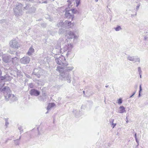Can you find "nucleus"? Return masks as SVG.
<instances>
[{
	"label": "nucleus",
	"mask_w": 148,
	"mask_h": 148,
	"mask_svg": "<svg viewBox=\"0 0 148 148\" xmlns=\"http://www.w3.org/2000/svg\"><path fill=\"white\" fill-rule=\"evenodd\" d=\"M64 68L63 67L58 66L57 67L56 70L58 71L60 73V75L63 78V79L66 80L69 83L71 81V75L69 74L68 72H65L63 70H61L63 69Z\"/></svg>",
	"instance_id": "obj_1"
},
{
	"label": "nucleus",
	"mask_w": 148,
	"mask_h": 148,
	"mask_svg": "<svg viewBox=\"0 0 148 148\" xmlns=\"http://www.w3.org/2000/svg\"><path fill=\"white\" fill-rule=\"evenodd\" d=\"M2 91L4 93V95L5 97V100L7 101L9 100L10 98L12 96L11 99L13 101L16 100V98L13 95L10 94V90L9 87H5L2 90Z\"/></svg>",
	"instance_id": "obj_2"
},
{
	"label": "nucleus",
	"mask_w": 148,
	"mask_h": 148,
	"mask_svg": "<svg viewBox=\"0 0 148 148\" xmlns=\"http://www.w3.org/2000/svg\"><path fill=\"white\" fill-rule=\"evenodd\" d=\"M23 6V5L21 3H18L16 5V7L13 9L14 14L16 16H18L22 14Z\"/></svg>",
	"instance_id": "obj_3"
},
{
	"label": "nucleus",
	"mask_w": 148,
	"mask_h": 148,
	"mask_svg": "<svg viewBox=\"0 0 148 148\" xmlns=\"http://www.w3.org/2000/svg\"><path fill=\"white\" fill-rule=\"evenodd\" d=\"M64 47L62 49H60V51L61 53L65 52V51L68 50L67 53L66 54V56H68L70 53L71 51L73 48V46L71 43H69L67 45H65L64 46Z\"/></svg>",
	"instance_id": "obj_4"
},
{
	"label": "nucleus",
	"mask_w": 148,
	"mask_h": 148,
	"mask_svg": "<svg viewBox=\"0 0 148 148\" xmlns=\"http://www.w3.org/2000/svg\"><path fill=\"white\" fill-rule=\"evenodd\" d=\"M65 60V57L62 55H61L59 58H56L55 59V61L56 63L61 65H62V66H63L64 65H65L66 66L68 65V64L67 63H64V62Z\"/></svg>",
	"instance_id": "obj_5"
},
{
	"label": "nucleus",
	"mask_w": 148,
	"mask_h": 148,
	"mask_svg": "<svg viewBox=\"0 0 148 148\" xmlns=\"http://www.w3.org/2000/svg\"><path fill=\"white\" fill-rule=\"evenodd\" d=\"M9 44L11 48L16 49H18L20 45L19 42L16 39L11 40Z\"/></svg>",
	"instance_id": "obj_6"
},
{
	"label": "nucleus",
	"mask_w": 148,
	"mask_h": 148,
	"mask_svg": "<svg viewBox=\"0 0 148 148\" xmlns=\"http://www.w3.org/2000/svg\"><path fill=\"white\" fill-rule=\"evenodd\" d=\"M68 38L70 39L73 38L74 41L77 40L78 38V36L75 35L74 33L71 31H69L66 35Z\"/></svg>",
	"instance_id": "obj_7"
},
{
	"label": "nucleus",
	"mask_w": 148,
	"mask_h": 148,
	"mask_svg": "<svg viewBox=\"0 0 148 148\" xmlns=\"http://www.w3.org/2000/svg\"><path fill=\"white\" fill-rule=\"evenodd\" d=\"M65 15L66 18L68 19H72L73 18V15L70 12L72 13H75V12L74 10H65Z\"/></svg>",
	"instance_id": "obj_8"
},
{
	"label": "nucleus",
	"mask_w": 148,
	"mask_h": 148,
	"mask_svg": "<svg viewBox=\"0 0 148 148\" xmlns=\"http://www.w3.org/2000/svg\"><path fill=\"white\" fill-rule=\"evenodd\" d=\"M30 60V58L29 57L25 56L20 59V62L22 64H27L29 63Z\"/></svg>",
	"instance_id": "obj_9"
},
{
	"label": "nucleus",
	"mask_w": 148,
	"mask_h": 148,
	"mask_svg": "<svg viewBox=\"0 0 148 148\" xmlns=\"http://www.w3.org/2000/svg\"><path fill=\"white\" fill-rule=\"evenodd\" d=\"M2 60L5 62L7 63L11 61V57L10 56L6 54H4L2 55Z\"/></svg>",
	"instance_id": "obj_10"
},
{
	"label": "nucleus",
	"mask_w": 148,
	"mask_h": 148,
	"mask_svg": "<svg viewBox=\"0 0 148 148\" xmlns=\"http://www.w3.org/2000/svg\"><path fill=\"white\" fill-rule=\"evenodd\" d=\"M64 27L65 28H69L72 27L73 24H72L71 22L67 20L65 21L64 22Z\"/></svg>",
	"instance_id": "obj_11"
},
{
	"label": "nucleus",
	"mask_w": 148,
	"mask_h": 148,
	"mask_svg": "<svg viewBox=\"0 0 148 148\" xmlns=\"http://www.w3.org/2000/svg\"><path fill=\"white\" fill-rule=\"evenodd\" d=\"M127 59L130 61L134 62H140V59L139 58L135 59L134 56H128L127 57Z\"/></svg>",
	"instance_id": "obj_12"
},
{
	"label": "nucleus",
	"mask_w": 148,
	"mask_h": 148,
	"mask_svg": "<svg viewBox=\"0 0 148 148\" xmlns=\"http://www.w3.org/2000/svg\"><path fill=\"white\" fill-rule=\"evenodd\" d=\"M30 94L31 95H34L37 96L39 95L40 92L38 90L33 89H31L30 92Z\"/></svg>",
	"instance_id": "obj_13"
},
{
	"label": "nucleus",
	"mask_w": 148,
	"mask_h": 148,
	"mask_svg": "<svg viewBox=\"0 0 148 148\" xmlns=\"http://www.w3.org/2000/svg\"><path fill=\"white\" fill-rule=\"evenodd\" d=\"M64 39L62 38H60L58 40V46L56 47V49H59L60 48V45L64 44Z\"/></svg>",
	"instance_id": "obj_14"
},
{
	"label": "nucleus",
	"mask_w": 148,
	"mask_h": 148,
	"mask_svg": "<svg viewBox=\"0 0 148 148\" xmlns=\"http://www.w3.org/2000/svg\"><path fill=\"white\" fill-rule=\"evenodd\" d=\"M119 109L120 110L118 112L119 113H123L126 112L125 108L123 106H120L119 108Z\"/></svg>",
	"instance_id": "obj_15"
},
{
	"label": "nucleus",
	"mask_w": 148,
	"mask_h": 148,
	"mask_svg": "<svg viewBox=\"0 0 148 148\" xmlns=\"http://www.w3.org/2000/svg\"><path fill=\"white\" fill-rule=\"evenodd\" d=\"M34 52V49L32 47H30L27 53V54L29 56H31Z\"/></svg>",
	"instance_id": "obj_16"
},
{
	"label": "nucleus",
	"mask_w": 148,
	"mask_h": 148,
	"mask_svg": "<svg viewBox=\"0 0 148 148\" xmlns=\"http://www.w3.org/2000/svg\"><path fill=\"white\" fill-rule=\"evenodd\" d=\"M55 105V104L54 103H49L47 107V110H50Z\"/></svg>",
	"instance_id": "obj_17"
},
{
	"label": "nucleus",
	"mask_w": 148,
	"mask_h": 148,
	"mask_svg": "<svg viewBox=\"0 0 148 148\" xmlns=\"http://www.w3.org/2000/svg\"><path fill=\"white\" fill-rule=\"evenodd\" d=\"M65 66H66L65 65H64L63 66H61V67H63L64 69H64H66V70H67V71H71L73 68V67L72 66H67V67H65ZM62 70V69H61V70Z\"/></svg>",
	"instance_id": "obj_18"
},
{
	"label": "nucleus",
	"mask_w": 148,
	"mask_h": 148,
	"mask_svg": "<svg viewBox=\"0 0 148 148\" xmlns=\"http://www.w3.org/2000/svg\"><path fill=\"white\" fill-rule=\"evenodd\" d=\"M36 10V9L35 8L32 6L29 9V12L30 13H33L35 12Z\"/></svg>",
	"instance_id": "obj_19"
},
{
	"label": "nucleus",
	"mask_w": 148,
	"mask_h": 148,
	"mask_svg": "<svg viewBox=\"0 0 148 148\" xmlns=\"http://www.w3.org/2000/svg\"><path fill=\"white\" fill-rule=\"evenodd\" d=\"M31 7V5H30L29 4H27L26 6L23 7V10H28L29 11V9Z\"/></svg>",
	"instance_id": "obj_20"
},
{
	"label": "nucleus",
	"mask_w": 148,
	"mask_h": 148,
	"mask_svg": "<svg viewBox=\"0 0 148 148\" xmlns=\"http://www.w3.org/2000/svg\"><path fill=\"white\" fill-rule=\"evenodd\" d=\"M64 22L63 23V22L60 21V22H59L57 24V26L59 27H64Z\"/></svg>",
	"instance_id": "obj_21"
},
{
	"label": "nucleus",
	"mask_w": 148,
	"mask_h": 148,
	"mask_svg": "<svg viewBox=\"0 0 148 148\" xmlns=\"http://www.w3.org/2000/svg\"><path fill=\"white\" fill-rule=\"evenodd\" d=\"M17 58L16 57L12 58V62L13 64L16 63L17 61Z\"/></svg>",
	"instance_id": "obj_22"
},
{
	"label": "nucleus",
	"mask_w": 148,
	"mask_h": 148,
	"mask_svg": "<svg viewBox=\"0 0 148 148\" xmlns=\"http://www.w3.org/2000/svg\"><path fill=\"white\" fill-rule=\"evenodd\" d=\"M5 125L6 126V127L8 125H9V123L8 122V118H5Z\"/></svg>",
	"instance_id": "obj_23"
},
{
	"label": "nucleus",
	"mask_w": 148,
	"mask_h": 148,
	"mask_svg": "<svg viewBox=\"0 0 148 148\" xmlns=\"http://www.w3.org/2000/svg\"><path fill=\"white\" fill-rule=\"evenodd\" d=\"M14 143L16 145H18L19 144V140H18V139H16L15 140H14Z\"/></svg>",
	"instance_id": "obj_24"
},
{
	"label": "nucleus",
	"mask_w": 148,
	"mask_h": 148,
	"mask_svg": "<svg viewBox=\"0 0 148 148\" xmlns=\"http://www.w3.org/2000/svg\"><path fill=\"white\" fill-rule=\"evenodd\" d=\"M114 29L116 31H119L122 29L121 27L119 26H117V27L115 28Z\"/></svg>",
	"instance_id": "obj_25"
},
{
	"label": "nucleus",
	"mask_w": 148,
	"mask_h": 148,
	"mask_svg": "<svg viewBox=\"0 0 148 148\" xmlns=\"http://www.w3.org/2000/svg\"><path fill=\"white\" fill-rule=\"evenodd\" d=\"M80 0H75V2L76 3V7H77L80 3Z\"/></svg>",
	"instance_id": "obj_26"
},
{
	"label": "nucleus",
	"mask_w": 148,
	"mask_h": 148,
	"mask_svg": "<svg viewBox=\"0 0 148 148\" xmlns=\"http://www.w3.org/2000/svg\"><path fill=\"white\" fill-rule=\"evenodd\" d=\"M142 90V88H141V86L140 85V90L139 91V94L138 95V97H140V92Z\"/></svg>",
	"instance_id": "obj_27"
},
{
	"label": "nucleus",
	"mask_w": 148,
	"mask_h": 148,
	"mask_svg": "<svg viewBox=\"0 0 148 148\" xmlns=\"http://www.w3.org/2000/svg\"><path fill=\"white\" fill-rule=\"evenodd\" d=\"M73 112L76 115H77V116L78 115L79 112H78V110H75L73 111Z\"/></svg>",
	"instance_id": "obj_28"
},
{
	"label": "nucleus",
	"mask_w": 148,
	"mask_h": 148,
	"mask_svg": "<svg viewBox=\"0 0 148 148\" xmlns=\"http://www.w3.org/2000/svg\"><path fill=\"white\" fill-rule=\"evenodd\" d=\"M140 6V3H138V4L136 6V11H138V9H139V7Z\"/></svg>",
	"instance_id": "obj_29"
},
{
	"label": "nucleus",
	"mask_w": 148,
	"mask_h": 148,
	"mask_svg": "<svg viewBox=\"0 0 148 148\" xmlns=\"http://www.w3.org/2000/svg\"><path fill=\"white\" fill-rule=\"evenodd\" d=\"M122 102V100L121 98H120L118 100V103L119 104H121Z\"/></svg>",
	"instance_id": "obj_30"
},
{
	"label": "nucleus",
	"mask_w": 148,
	"mask_h": 148,
	"mask_svg": "<svg viewBox=\"0 0 148 148\" xmlns=\"http://www.w3.org/2000/svg\"><path fill=\"white\" fill-rule=\"evenodd\" d=\"M114 121V119H111L110 120V124L111 125L113 123V122Z\"/></svg>",
	"instance_id": "obj_31"
},
{
	"label": "nucleus",
	"mask_w": 148,
	"mask_h": 148,
	"mask_svg": "<svg viewBox=\"0 0 148 148\" xmlns=\"http://www.w3.org/2000/svg\"><path fill=\"white\" fill-rule=\"evenodd\" d=\"M138 72H139V74H141L142 72L140 67H138Z\"/></svg>",
	"instance_id": "obj_32"
},
{
	"label": "nucleus",
	"mask_w": 148,
	"mask_h": 148,
	"mask_svg": "<svg viewBox=\"0 0 148 148\" xmlns=\"http://www.w3.org/2000/svg\"><path fill=\"white\" fill-rule=\"evenodd\" d=\"M116 125V123H113L111 125V126L112 127V128H114V127Z\"/></svg>",
	"instance_id": "obj_33"
},
{
	"label": "nucleus",
	"mask_w": 148,
	"mask_h": 148,
	"mask_svg": "<svg viewBox=\"0 0 148 148\" xmlns=\"http://www.w3.org/2000/svg\"><path fill=\"white\" fill-rule=\"evenodd\" d=\"M18 129L19 130H21L23 129L22 127L21 126L18 127Z\"/></svg>",
	"instance_id": "obj_34"
},
{
	"label": "nucleus",
	"mask_w": 148,
	"mask_h": 148,
	"mask_svg": "<svg viewBox=\"0 0 148 148\" xmlns=\"http://www.w3.org/2000/svg\"><path fill=\"white\" fill-rule=\"evenodd\" d=\"M136 93V92H134L133 94L132 95H131V96H130V98H131L132 97V96H133Z\"/></svg>",
	"instance_id": "obj_35"
},
{
	"label": "nucleus",
	"mask_w": 148,
	"mask_h": 148,
	"mask_svg": "<svg viewBox=\"0 0 148 148\" xmlns=\"http://www.w3.org/2000/svg\"><path fill=\"white\" fill-rule=\"evenodd\" d=\"M135 139H136V142H137V144H138V145H139V141L137 140V138H136Z\"/></svg>",
	"instance_id": "obj_36"
},
{
	"label": "nucleus",
	"mask_w": 148,
	"mask_h": 148,
	"mask_svg": "<svg viewBox=\"0 0 148 148\" xmlns=\"http://www.w3.org/2000/svg\"><path fill=\"white\" fill-rule=\"evenodd\" d=\"M42 96L44 97H45V98L46 99V98L45 97L46 96V95L45 93H44L43 95H42Z\"/></svg>",
	"instance_id": "obj_37"
},
{
	"label": "nucleus",
	"mask_w": 148,
	"mask_h": 148,
	"mask_svg": "<svg viewBox=\"0 0 148 148\" xmlns=\"http://www.w3.org/2000/svg\"><path fill=\"white\" fill-rule=\"evenodd\" d=\"M15 53H16V55L17 56H19V55L20 53H19L18 52H16Z\"/></svg>",
	"instance_id": "obj_38"
},
{
	"label": "nucleus",
	"mask_w": 148,
	"mask_h": 148,
	"mask_svg": "<svg viewBox=\"0 0 148 148\" xmlns=\"http://www.w3.org/2000/svg\"><path fill=\"white\" fill-rule=\"evenodd\" d=\"M134 137H135V138H137V137H136V133H135V134H134Z\"/></svg>",
	"instance_id": "obj_39"
},
{
	"label": "nucleus",
	"mask_w": 148,
	"mask_h": 148,
	"mask_svg": "<svg viewBox=\"0 0 148 148\" xmlns=\"http://www.w3.org/2000/svg\"><path fill=\"white\" fill-rule=\"evenodd\" d=\"M20 132L21 134L22 133H23V130L22 129L21 130H20Z\"/></svg>",
	"instance_id": "obj_40"
},
{
	"label": "nucleus",
	"mask_w": 148,
	"mask_h": 148,
	"mask_svg": "<svg viewBox=\"0 0 148 148\" xmlns=\"http://www.w3.org/2000/svg\"><path fill=\"white\" fill-rule=\"evenodd\" d=\"M36 73H35L34 72H33L32 74L33 75H36Z\"/></svg>",
	"instance_id": "obj_41"
},
{
	"label": "nucleus",
	"mask_w": 148,
	"mask_h": 148,
	"mask_svg": "<svg viewBox=\"0 0 148 148\" xmlns=\"http://www.w3.org/2000/svg\"><path fill=\"white\" fill-rule=\"evenodd\" d=\"M73 1V0H68V2H70V1Z\"/></svg>",
	"instance_id": "obj_42"
},
{
	"label": "nucleus",
	"mask_w": 148,
	"mask_h": 148,
	"mask_svg": "<svg viewBox=\"0 0 148 148\" xmlns=\"http://www.w3.org/2000/svg\"><path fill=\"white\" fill-rule=\"evenodd\" d=\"M32 84L31 83L29 85L31 87H32Z\"/></svg>",
	"instance_id": "obj_43"
},
{
	"label": "nucleus",
	"mask_w": 148,
	"mask_h": 148,
	"mask_svg": "<svg viewBox=\"0 0 148 148\" xmlns=\"http://www.w3.org/2000/svg\"><path fill=\"white\" fill-rule=\"evenodd\" d=\"M21 136H20V137H19V138L18 139L19 140H20V139H21Z\"/></svg>",
	"instance_id": "obj_44"
},
{
	"label": "nucleus",
	"mask_w": 148,
	"mask_h": 148,
	"mask_svg": "<svg viewBox=\"0 0 148 148\" xmlns=\"http://www.w3.org/2000/svg\"><path fill=\"white\" fill-rule=\"evenodd\" d=\"M135 87L136 88H137V87H138V85H136L135 86Z\"/></svg>",
	"instance_id": "obj_45"
},
{
	"label": "nucleus",
	"mask_w": 148,
	"mask_h": 148,
	"mask_svg": "<svg viewBox=\"0 0 148 148\" xmlns=\"http://www.w3.org/2000/svg\"><path fill=\"white\" fill-rule=\"evenodd\" d=\"M26 76L27 77H28V78H29L30 77V76L29 75H28L27 76Z\"/></svg>",
	"instance_id": "obj_46"
},
{
	"label": "nucleus",
	"mask_w": 148,
	"mask_h": 148,
	"mask_svg": "<svg viewBox=\"0 0 148 148\" xmlns=\"http://www.w3.org/2000/svg\"><path fill=\"white\" fill-rule=\"evenodd\" d=\"M140 78H142V76H141V74H140Z\"/></svg>",
	"instance_id": "obj_47"
},
{
	"label": "nucleus",
	"mask_w": 148,
	"mask_h": 148,
	"mask_svg": "<svg viewBox=\"0 0 148 148\" xmlns=\"http://www.w3.org/2000/svg\"><path fill=\"white\" fill-rule=\"evenodd\" d=\"M10 53L12 54L13 53V52L12 51H11L10 52Z\"/></svg>",
	"instance_id": "obj_48"
},
{
	"label": "nucleus",
	"mask_w": 148,
	"mask_h": 148,
	"mask_svg": "<svg viewBox=\"0 0 148 148\" xmlns=\"http://www.w3.org/2000/svg\"><path fill=\"white\" fill-rule=\"evenodd\" d=\"M108 85H107V86H105V87L106 88L108 87Z\"/></svg>",
	"instance_id": "obj_49"
},
{
	"label": "nucleus",
	"mask_w": 148,
	"mask_h": 148,
	"mask_svg": "<svg viewBox=\"0 0 148 148\" xmlns=\"http://www.w3.org/2000/svg\"><path fill=\"white\" fill-rule=\"evenodd\" d=\"M95 1L96 2H97L98 1V0H95Z\"/></svg>",
	"instance_id": "obj_50"
},
{
	"label": "nucleus",
	"mask_w": 148,
	"mask_h": 148,
	"mask_svg": "<svg viewBox=\"0 0 148 148\" xmlns=\"http://www.w3.org/2000/svg\"><path fill=\"white\" fill-rule=\"evenodd\" d=\"M83 93L84 94H85V91H83Z\"/></svg>",
	"instance_id": "obj_51"
},
{
	"label": "nucleus",
	"mask_w": 148,
	"mask_h": 148,
	"mask_svg": "<svg viewBox=\"0 0 148 148\" xmlns=\"http://www.w3.org/2000/svg\"><path fill=\"white\" fill-rule=\"evenodd\" d=\"M138 144H137V145L136 146V147H138Z\"/></svg>",
	"instance_id": "obj_52"
},
{
	"label": "nucleus",
	"mask_w": 148,
	"mask_h": 148,
	"mask_svg": "<svg viewBox=\"0 0 148 148\" xmlns=\"http://www.w3.org/2000/svg\"><path fill=\"white\" fill-rule=\"evenodd\" d=\"M146 40V37H145V40Z\"/></svg>",
	"instance_id": "obj_53"
},
{
	"label": "nucleus",
	"mask_w": 148,
	"mask_h": 148,
	"mask_svg": "<svg viewBox=\"0 0 148 148\" xmlns=\"http://www.w3.org/2000/svg\"><path fill=\"white\" fill-rule=\"evenodd\" d=\"M118 134V133L117 132L116 134L117 135V134Z\"/></svg>",
	"instance_id": "obj_54"
},
{
	"label": "nucleus",
	"mask_w": 148,
	"mask_h": 148,
	"mask_svg": "<svg viewBox=\"0 0 148 148\" xmlns=\"http://www.w3.org/2000/svg\"><path fill=\"white\" fill-rule=\"evenodd\" d=\"M126 122H127H127H128L127 120V121Z\"/></svg>",
	"instance_id": "obj_55"
},
{
	"label": "nucleus",
	"mask_w": 148,
	"mask_h": 148,
	"mask_svg": "<svg viewBox=\"0 0 148 148\" xmlns=\"http://www.w3.org/2000/svg\"><path fill=\"white\" fill-rule=\"evenodd\" d=\"M48 112H46V113H47Z\"/></svg>",
	"instance_id": "obj_56"
}]
</instances>
